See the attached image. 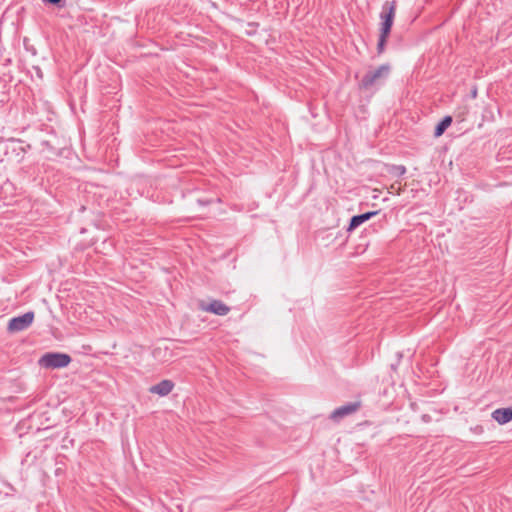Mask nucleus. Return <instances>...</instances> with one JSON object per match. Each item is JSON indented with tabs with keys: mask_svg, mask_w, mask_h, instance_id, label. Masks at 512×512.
Wrapping results in <instances>:
<instances>
[{
	"mask_svg": "<svg viewBox=\"0 0 512 512\" xmlns=\"http://www.w3.org/2000/svg\"><path fill=\"white\" fill-rule=\"evenodd\" d=\"M390 69L389 64H382L375 70H369L361 79L359 87L368 90L373 86L382 84L388 78Z\"/></svg>",
	"mask_w": 512,
	"mask_h": 512,
	"instance_id": "1",
	"label": "nucleus"
},
{
	"mask_svg": "<svg viewBox=\"0 0 512 512\" xmlns=\"http://www.w3.org/2000/svg\"><path fill=\"white\" fill-rule=\"evenodd\" d=\"M397 2L393 1H385L382 4L381 12H380V28L379 31L391 33V29L394 23V18L396 15Z\"/></svg>",
	"mask_w": 512,
	"mask_h": 512,
	"instance_id": "2",
	"label": "nucleus"
},
{
	"mask_svg": "<svg viewBox=\"0 0 512 512\" xmlns=\"http://www.w3.org/2000/svg\"><path fill=\"white\" fill-rule=\"evenodd\" d=\"M71 358L63 353H46L39 360V365L47 369L63 368L69 365Z\"/></svg>",
	"mask_w": 512,
	"mask_h": 512,
	"instance_id": "3",
	"label": "nucleus"
},
{
	"mask_svg": "<svg viewBox=\"0 0 512 512\" xmlns=\"http://www.w3.org/2000/svg\"><path fill=\"white\" fill-rule=\"evenodd\" d=\"M360 407L361 403L359 401L345 403L344 405L335 408L331 412L329 418L335 422H339L343 418L357 412L360 409Z\"/></svg>",
	"mask_w": 512,
	"mask_h": 512,
	"instance_id": "4",
	"label": "nucleus"
},
{
	"mask_svg": "<svg viewBox=\"0 0 512 512\" xmlns=\"http://www.w3.org/2000/svg\"><path fill=\"white\" fill-rule=\"evenodd\" d=\"M34 320V314L32 312H28L23 314L22 316L12 318L8 324V330L10 332H19L26 328H28Z\"/></svg>",
	"mask_w": 512,
	"mask_h": 512,
	"instance_id": "5",
	"label": "nucleus"
},
{
	"mask_svg": "<svg viewBox=\"0 0 512 512\" xmlns=\"http://www.w3.org/2000/svg\"><path fill=\"white\" fill-rule=\"evenodd\" d=\"M198 307L205 312H211L217 315L224 314V305L218 300H200L198 302Z\"/></svg>",
	"mask_w": 512,
	"mask_h": 512,
	"instance_id": "6",
	"label": "nucleus"
},
{
	"mask_svg": "<svg viewBox=\"0 0 512 512\" xmlns=\"http://www.w3.org/2000/svg\"><path fill=\"white\" fill-rule=\"evenodd\" d=\"M380 210L376 211H368L362 214L354 215L350 219L349 225L347 227V231L351 232L355 230L357 227L370 220L372 217L378 215Z\"/></svg>",
	"mask_w": 512,
	"mask_h": 512,
	"instance_id": "7",
	"label": "nucleus"
},
{
	"mask_svg": "<svg viewBox=\"0 0 512 512\" xmlns=\"http://www.w3.org/2000/svg\"><path fill=\"white\" fill-rule=\"evenodd\" d=\"M492 418L500 425L512 421V407L498 408L492 412Z\"/></svg>",
	"mask_w": 512,
	"mask_h": 512,
	"instance_id": "8",
	"label": "nucleus"
},
{
	"mask_svg": "<svg viewBox=\"0 0 512 512\" xmlns=\"http://www.w3.org/2000/svg\"><path fill=\"white\" fill-rule=\"evenodd\" d=\"M174 387V383L170 380H163L160 383L153 385L150 387V392L153 394H157L160 396L168 395Z\"/></svg>",
	"mask_w": 512,
	"mask_h": 512,
	"instance_id": "9",
	"label": "nucleus"
},
{
	"mask_svg": "<svg viewBox=\"0 0 512 512\" xmlns=\"http://www.w3.org/2000/svg\"><path fill=\"white\" fill-rule=\"evenodd\" d=\"M452 121L453 119L450 115L444 116L441 119V121L438 122V124L435 126L434 136L440 137L441 135H443L446 129L451 125Z\"/></svg>",
	"mask_w": 512,
	"mask_h": 512,
	"instance_id": "10",
	"label": "nucleus"
},
{
	"mask_svg": "<svg viewBox=\"0 0 512 512\" xmlns=\"http://www.w3.org/2000/svg\"><path fill=\"white\" fill-rule=\"evenodd\" d=\"M389 35L390 33L379 31V39L377 43L378 54H382L384 52Z\"/></svg>",
	"mask_w": 512,
	"mask_h": 512,
	"instance_id": "11",
	"label": "nucleus"
},
{
	"mask_svg": "<svg viewBox=\"0 0 512 512\" xmlns=\"http://www.w3.org/2000/svg\"><path fill=\"white\" fill-rule=\"evenodd\" d=\"M390 172L396 176H403L406 173V167L404 165H393Z\"/></svg>",
	"mask_w": 512,
	"mask_h": 512,
	"instance_id": "12",
	"label": "nucleus"
},
{
	"mask_svg": "<svg viewBox=\"0 0 512 512\" xmlns=\"http://www.w3.org/2000/svg\"><path fill=\"white\" fill-rule=\"evenodd\" d=\"M421 419H422V421H423V422L428 423V422H430V421H431V416H430V415H428V414H423V415L421 416Z\"/></svg>",
	"mask_w": 512,
	"mask_h": 512,
	"instance_id": "13",
	"label": "nucleus"
},
{
	"mask_svg": "<svg viewBox=\"0 0 512 512\" xmlns=\"http://www.w3.org/2000/svg\"><path fill=\"white\" fill-rule=\"evenodd\" d=\"M473 430L475 433H481L483 432V427L478 425Z\"/></svg>",
	"mask_w": 512,
	"mask_h": 512,
	"instance_id": "14",
	"label": "nucleus"
},
{
	"mask_svg": "<svg viewBox=\"0 0 512 512\" xmlns=\"http://www.w3.org/2000/svg\"><path fill=\"white\" fill-rule=\"evenodd\" d=\"M476 95H477V90H476V89H474V90L472 91V97H476Z\"/></svg>",
	"mask_w": 512,
	"mask_h": 512,
	"instance_id": "15",
	"label": "nucleus"
},
{
	"mask_svg": "<svg viewBox=\"0 0 512 512\" xmlns=\"http://www.w3.org/2000/svg\"><path fill=\"white\" fill-rule=\"evenodd\" d=\"M225 311H226V314L230 311V308L227 305H226Z\"/></svg>",
	"mask_w": 512,
	"mask_h": 512,
	"instance_id": "16",
	"label": "nucleus"
}]
</instances>
